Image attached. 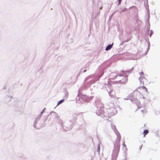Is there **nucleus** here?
I'll use <instances>...</instances> for the list:
<instances>
[{
    "mask_svg": "<svg viewBox=\"0 0 160 160\" xmlns=\"http://www.w3.org/2000/svg\"><path fill=\"white\" fill-rule=\"evenodd\" d=\"M117 138L116 141L115 142L114 144L115 147L118 148H119L120 147V142L121 140V136L119 133L117 135Z\"/></svg>",
    "mask_w": 160,
    "mask_h": 160,
    "instance_id": "obj_1",
    "label": "nucleus"
},
{
    "mask_svg": "<svg viewBox=\"0 0 160 160\" xmlns=\"http://www.w3.org/2000/svg\"><path fill=\"white\" fill-rule=\"evenodd\" d=\"M138 89H143L144 91H145V92H148L147 89L144 86H142L141 87H139L138 88Z\"/></svg>",
    "mask_w": 160,
    "mask_h": 160,
    "instance_id": "obj_2",
    "label": "nucleus"
},
{
    "mask_svg": "<svg viewBox=\"0 0 160 160\" xmlns=\"http://www.w3.org/2000/svg\"><path fill=\"white\" fill-rule=\"evenodd\" d=\"M140 76L139 78V79L141 81L144 78L143 76V72L142 71L141 72H140Z\"/></svg>",
    "mask_w": 160,
    "mask_h": 160,
    "instance_id": "obj_3",
    "label": "nucleus"
},
{
    "mask_svg": "<svg viewBox=\"0 0 160 160\" xmlns=\"http://www.w3.org/2000/svg\"><path fill=\"white\" fill-rule=\"evenodd\" d=\"M112 47V45L109 44L108 45L107 47L106 48L105 50L106 51L108 50L111 49Z\"/></svg>",
    "mask_w": 160,
    "mask_h": 160,
    "instance_id": "obj_4",
    "label": "nucleus"
},
{
    "mask_svg": "<svg viewBox=\"0 0 160 160\" xmlns=\"http://www.w3.org/2000/svg\"><path fill=\"white\" fill-rule=\"evenodd\" d=\"M148 130H144L143 132L144 136L145 137V136L148 133Z\"/></svg>",
    "mask_w": 160,
    "mask_h": 160,
    "instance_id": "obj_5",
    "label": "nucleus"
},
{
    "mask_svg": "<svg viewBox=\"0 0 160 160\" xmlns=\"http://www.w3.org/2000/svg\"><path fill=\"white\" fill-rule=\"evenodd\" d=\"M64 100H60L58 103L57 105H58L60 104L61 103H62L63 101Z\"/></svg>",
    "mask_w": 160,
    "mask_h": 160,
    "instance_id": "obj_6",
    "label": "nucleus"
},
{
    "mask_svg": "<svg viewBox=\"0 0 160 160\" xmlns=\"http://www.w3.org/2000/svg\"><path fill=\"white\" fill-rule=\"evenodd\" d=\"M100 150V146L98 145V152H99Z\"/></svg>",
    "mask_w": 160,
    "mask_h": 160,
    "instance_id": "obj_7",
    "label": "nucleus"
},
{
    "mask_svg": "<svg viewBox=\"0 0 160 160\" xmlns=\"http://www.w3.org/2000/svg\"><path fill=\"white\" fill-rule=\"evenodd\" d=\"M142 145H141L140 147H139V149L140 150H141L142 148Z\"/></svg>",
    "mask_w": 160,
    "mask_h": 160,
    "instance_id": "obj_8",
    "label": "nucleus"
},
{
    "mask_svg": "<svg viewBox=\"0 0 160 160\" xmlns=\"http://www.w3.org/2000/svg\"><path fill=\"white\" fill-rule=\"evenodd\" d=\"M123 146H124V147H126V145L125 144V143H124L123 144Z\"/></svg>",
    "mask_w": 160,
    "mask_h": 160,
    "instance_id": "obj_9",
    "label": "nucleus"
},
{
    "mask_svg": "<svg viewBox=\"0 0 160 160\" xmlns=\"http://www.w3.org/2000/svg\"><path fill=\"white\" fill-rule=\"evenodd\" d=\"M118 1L119 3H120L121 1V0H118Z\"/></svg>",
    "mask_w": 160,
    "mask_h": 160,
    "instance_id": "obj_10",
    "label": "nucleus"
},
{
    "mask_svg": "<svg viewBox=\"0 0 160 160\" xmlns=\"http://www.w3.org/2000/svg\"><path fill=\"white\" fill-rule=\"evenodd\" d=\"M86 71L84 70V72H85Z\"/></svg>",
    "mask_w": 160,
    "mask_h": 160,
    "instance_id": "obj_11",
    "label": "nucleus"
}]
</instances>
